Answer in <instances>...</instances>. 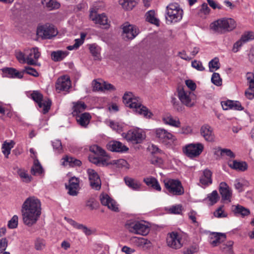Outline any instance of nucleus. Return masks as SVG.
<instances>
[{
    "label": "nucleus",
    "instance_id": "obj_56",
    "mask_svg": "<svg viewBox=\"0 0 254 254\" xmlns=\"http://www.w3.org/2000/svg\"><path fill=\"white\" fill-rule=\"evenodd\" d=\"M46 247V243L42 239H37L35 242V248L37 251H42Z\"/></svg>",
    "mask_w": 254,
    "mask_h": 254
},
{
    "label": "nucleus",
    "instance_id": "obj_10",
    "mask_svg": "<svg viewBox=\"0 0 254 254\" xmlns=\"http://www.w3.org/2000/svg\"><path fill=\"white\" fill-rule=\"evenodd\" d=\"M122 136L127 141L133 143H139L143 139V134L141 131L138 129L129 130L127 133H123Z\"/></svg>",
    "mask_w": 254,
    "mask_h": 254
},
{
    "label": "nucleus",
    "instance_id": "obj_36",
    "mask_svg": "<svg viewBox=\"0 0 254 254\" xmlns=\"http://www.w3.org/2000/svg\"><path fill=\"white\" fill-rule=\"evenodd\" d=\"M205 233L206 234L208 237H211V238H220V237H223L226 238V237H235L234 232H230L227 233H217V232H211L210 231H205Z\"/></svg>",
    "mask_w": 254,
    "mask_h": 254
},
{
    "label": "nucleus",
    "instance_id": "obj_40",
    "mask_svg": "<svg viewBox=\"0 0 254 254\" xmlns=\"http://www.w3.org/2000/svg\"><path fill=\"white\" fill-rule=\"evenodd\" d=\"M64 161L62 164L63 165H69L70 166H79L81 164V162L79 160L73 157L66 156L63 158Z\"/></svg>",
    "mask_w": 254,
    "mask_h": 254
},
{
    "label": "nucleus",
    "instance_id": "obj_13",
    "mask_svg": "<svg viewBox=\"0 0 254 254\" xmlns=\"http://www.w3.org/2000/svg\"><path fill=\"white\" fill-rule=\"evenodd\" d=\"M90 185L93 189L98 190L101 189V181L98 174L93 169L87 170Z\"/></svg>",
    "mask_w": 254,
    "mask_h": 254
},
{
    "label": "nucleus",
    "instance_id": "obj_61",
    "mask_svg": "<svg viewBox=\"0 0 254 254\" xmlns=\"http://www.w3.org/2000/svg\"><path fill=\"white\" fill-rule=\"evenodd\" d=\"M150 162L152 164L160 166L163 164V161L161 158L157 156H153L151 158Z\"/></svg>",
    "mask_w": 254,
    "mask_h": 254
},
{
    "label": "nucleus",
    "instance_id": "obj_4",
    "mask_svg": "<svg viewBox=\"0 0 254 254\" xmlns=\"http://www.w3.org/2000/svg\"><path fill=\"white\" fill-rule=\"evenodd\" d=\"M236 26V22L232 18H222L211 24L212 29L216 32L222 33L223 31H231Z\"/></svg>",
    "mask_w": 254,
    "mask_h": 254
},
{
    "label": "nucleus",
    "instance_id": "obj_45",
    "mask_svg": "<svg viewBox=\"0 0 254 254\" xmlns=\"http://www.w3.org/2000/svg\"><path fill=\"white\" fill-rule=\"evenodd\" d=\"M85 206L92 210L97 209L98 207V203L93 196H90L87 198L85 201Z\"/></svg>",
    "mask_w": 254,
    "mask_h": 254
},
{
    "label": "nucleus",
    "instance_id": "obj_15",
    "mask_svg": "<svg viewBox=\"0 0 254 254\" xmlns=\"http://www.w3.org/2000/svg\"><path fill=\"white\" fill-rule=\"evenodd\" d=\"M26 63L29 65L36 64V61L39 58L40 53L37 47L25 50Z\"/></svg>",
    "mask_w": 254,
    "mask_h": 254
},
{
    "label": "nucleus",
    "instance_id": "obj_35",
    "mask_svg": "<svg viewBox=\"0 0 254 254\" xmlns=\"http://www.w3.org/2000/svg\"><path fill=\"white\" fill-rule=\"evenodd\" d=\"M76 117V120L78 124L84 127L87 126L91 118V116L88 113H82Z\"/></svg>",
    "mask_w": 254,
    "mask_h": 254
},
{
    "label": "nucleus",
    "instance_id": "obj_17",
    "mask_svg": "<svg viewBox=\"0 0 254 254\" xmlns=\"http://www.w3.org/2000/svg\"><path fill=\"white\" fill-rule=\"evenodd\" d=\"M71 81L70 78L67 76H63L59 77L56 84L57 90L59 91H67L71 87Z\"/></svg>",
    "mask_w": 254,
    "mask_h": 254
},
{
    "label": "nucleus",
    "instance_id": "obj_48",
    "mask_svg": "<svg viewBox=\"0 0 254 254\" xmlns=\"http://www.w3.org/2000/svg\"><path fill=\"white\" fill-rule=\"evenodd\" d=\"M14 142L11 141L10 142H4L2 144L1 150L2 152L7 158L8 155L10 154L11 149L13 147Z\"/></svg>",
    "mask_w": 254,
    "mask_h": 254
},
{
    "label": "nucleus",
    "instance_id": "obj_20",
    "mask_svg": "<svg viewBox=\"0 0 254 254\" xmlns=\"http://www.w3.org/2000/svg\"><path fill=\"white\" fill-rule=\"evenodd\" d=\"M201 135L205 140L212 142L214 140V134L212 128L208 125H205L200 128Z\"/></svg>",
    "mask_w": 254,
    "mask_h": 254
},
{
    "label": "nucleus",
    "instance_id": "obj_18",
    "mask_svg": "<svg viewBox=\"0 0 254 254\" xmlns=\"http://www.w3.org/2000/svg\"><path fill=\"white\" fill-rule=\"evenodd\" d=\"M66 188L68 190V193L69 195H77L79 189V179L75 177H72L69 180L68 185H66Z\"/></svg>",
    "mask_w": 254,
    "mask_h": 254
},
{
    "label": "nucleus",
    "instance_id": "obj_42",
    "mask_svg": "<svg viewBox=\"0 0 254 254\" xmlns=\"http://www.w3.org/2000/svg\"><path fill=\"white\" fill-rule=\"evenodd\" d=\"M86 105L83 102L78 101L73 106V111L72 114L73 116H77L79 114L85 110Z\"/></svg>",
    "mask_w": 254,
    "mask_h": 254
},
{
    "label": "nucleus",
    "instance_id": "obj_50",
    "mask_svg": "<svg viewBox=\"0 0 254 254\" xmlns=\"http://www.w3.org/2000/svg\"><path fill=\"white\" fill-rule=\"evenodd\" d=\"M210 71L213 72L214 69L217 70L220 68L219 59L217 58L211 60L208 64Z\"/></svg>",
    "mask_w": 254,
    "mask_h": 254
},
{
    "label": "nucleus",
    "instance_id": "obj_31",
    "mask_svg": "<svg viewBox=\"0 0 254 254\" xmlns=\"http://www.w3.org/2000/svg\"><path fill=\"white\" fill-rule=\"evenodd\" d=\"M228 165L231 168L239 171L244 172L248 169V165L245 162L234 160L229 161Z\"/></svg>",
    "mask_w": 254,
    "mask_h": 254
},
{
    "label": "nucleus",
    "instance_id": "obj_28",
    "mask_svg": "<svg viewBox=\"0 0 254 254\" xmlns=\"http://www.w3.org/2000/svg\"><path fill=\"white\" fill-rule=\"evenodd\" d=\"M233 245L234 242L232 240H222L220 248L225 254H234Z\"/></svg>",
    "mask_w": 254,
    "mask_h": 254
},
{
    "label": "nucleus",
    "instance_id": "obj_59",
    "mask_svg": "<svg viewBox=\"0 0 254 254\" xmlns=\"http://www.w3.org/2000/svg\"><path fill=\"white\" fill-rule=\"evenodd\" d=\"M191 66L198 71H203L205 69L200 61L194 60L191 62Z\"/></svg>",
    "mask_w": 254,
    "mask_h": 254
},
{
    "label": "nucleus",
    "instance_id": "obj_24",
    "mask_svg": "<svg viewBox=\"0 0 254 254\" xmlns=\"http://www.w3.org/2000/svg\"><path fill=\"white\" fill-rule=\"evenodd\" d=\"M221 105L223 109L225 110L232 109L241 111L243 110L241 104L240 102L237 101L228 100L227 101L222 102Z\"/></svg>",
    "mask_w": 254,
    "mask_h": 254
},
{
    "label": "nucleus",
    "instance_id": "obj_58",
    "mask_svg": "<svg viewBox=\"0 0 254 254\" xmlns=\"http://www.w3.org/2000/svg\"><path fill=\"white\" fill-rule=\"evenodd\" d=\"M199 249L198 246L196 244H193L190 248L184 251V254H193L198 251Z\"/></svg>",
    "mask_w": 254,
    "mask_h": 254
},
{
    "label": "nucleus",
    "instance_id": "obj_11",
    "mask_svg": "<svg viewBox=\"0 0 254 254\" xmlns=\"http://www.w3.org/2000/svg\"><path fill=\"white\" fill-rule=\"evenodd\" d=\"M64 219L74 229L81 231L87 237L96 233V231L95 229L88 228L86 226L79 223L71 218L65 217Z\"/></svg>",
    "mask_w": 254,
    "mask_h": 254
},
{
    "label": "nucleus",
    "instance_id": "obj_16",
    "mask_svg": "<svg viewBox=\"0 0 254 254\" xmlns=\"http://www.w3.org/2000/svg\"><path fill=\"white\" fill-rule=\"evenodd\" d=\"M254 39V34L252 31L245 32L241 36V39L237 41L233 46V51L236 53L239 48L245 43Z\"/></svg>",
    "mask_w": 254,
    "mask_h": 254
},
{
    "label": "nucleus",
    "instance_id": "obj_57",
    "mask_svg": "<svg viewBox=\"0 0 254 254\" xmlns=\"http://www.w3.org/2000/svg\"><path fill=\"white\" fill-rule=\"evenodd\" d=\"M54 149L58 153H61L62 151V143L60 140H55L52 142Z\"/></svg>",
    "mask_w": 254,
    "mask_h": 254
},
{
    "label": "nucleus",
    "instance_id": "obj_33",
    "mask_svg": "<svg viewBox=\"0 0 254 254\" xmlns=\"http://www.w3.org/2000/svg\"><path fill=\"white\" fill-rule=\"evenodd\" d=\"M103 157L95 155H90L89 160L91 162L97 165L104 166L108 165L107 158H103Z\"/></svg>",
    "mask_w": 254,
    "mask_h": 254
},
{
    "label": "nucleus",
    "instance_id": "obj_60",
    "mask_svg": "<svg viewBox=\"0 0 254 254\" xmlns=\"http://www.w3.org/2000/svg\"><path fill=\"white\" fill-rule=\"evenodd\" d=\"M182 206L181 205H174L169 209L171 213L179 214L182 212Z\"/></svg>",
    "mask_w": 254,
    "mask_h": 254
},
{
    "label": "nucleus",
    "instance_id": "obj_21",
    "mask_svg": "<svg viewBox=\"0 0 254 254\" xmlns=\"http://www.w3.org/2000/svg\"><path fill=\"white\" fill-rule=\"evenodd\" d=\"M123 102L125 104L130 108H133L139 102L138 97H134L131 92H126L123 97Z\"/></svg>",
    "mask_w": 254,
    "mask_h": 254
},
{
    "label": "nucleus",
    "instance_id": "obj_55",
    "mask_svg": "<svg viewBox=\"0 0 254 254\" xmlns=\"http://www.w3.org/2000/svg\"><path fill=\"white\" fill-rule=\"evenodd\" d=\"M18 217L17 215H15L8 221L7 226L11 229L15 228L18 225Z\"/></svg>",
    "mask_w": 254,
    "mask_h": 254
},
{
    "label": "nucleus",
    "instance_id": "obj_1",
    "mask_svg": "<svg viewBox=\"0 0 254 254\" xmlns=\"http://www.w3.org/2000/svg\"><path fill=\"white\" fill-rule=\"evenodd\" d=\"M21 212L24 224L28 226L34 225L41 214L40 200L35 196H29L23 202Z\"/></svg>",
    "mask_w": 254,
    "mask_h": 254
},
{
    "label": "nucleus",
    "instance_id": "obj_53",
    "mask_svg": "<svg viewBox=\"0 0 254 254\" xmlns=\"http://www.w3.org/2000/svg\"><path fill=\"white\" fill-rule=\"evenodd\" d=\"M21 72L22 74L24 73H26L34 77H38L39 76V73L35 69L29 66H25L24 69Z\"/></svg>",
    "mask_w": 254,
    "mask_h": 254
},
{
    "label": "nucleus",
    "instance_id": "obj_6",
    "mask_svg": "<svg viewBox=\"0 0 254 254\" xmlns=\"http://www.w3.org/2000/svg\"><path fill=\"white\" fill-rule=\"evenodd\" d=\"M166 189L173 195H181L184 193L181 182L178 180L169 179L164 181Z\"/></svg>",
    "mask_w": 254,
    "mask_h": 254
},
{
    "label": "nucleus",
    "instance_id": "obj_43",
    "mask_svg": "<svg viewBox=\"0 0 254 254\" xmlns=\"http://www.w3.org/2000/svg\"><path fill=\"white\" fill-rule=\"evenodd\" d=\"M183 239H166L168 247L174 249H179L183 245Z\"/></svg>",
    "mask_w": 254,
    "mask_h": 254
},
{
    "label": "nucleus",
    "instance_id": "obj_26",
    "mask_svg": "<svg viewBox=\"0 0 254 254\" xmlns=\"http://www.w3.org/2000/svg\"><path fill=\"white\" fill-rule=\"evenodd\" d=\"M212 172L208 169H205L199 178L200 183L205 186H208L212 183Z\"/></svg>",
    "mask_w": 254,
    "mask_h": 254
},
{
    "label": "nucleus",
    "instance_id": "obj_9",
    "mask_svg": "<svg viewBox=\"0 0 254 254\" xmlns=\"http://www.w3.org/2000/svg\"><path fill=\"white\" fill-rule=\"evenodd\" d=\"M155 134L159 141L165 144L173 143L176 139L175 136L163 128H157Z\"/></svg>",
    "mask_w": 254,
    "mask_h": 254
},
{
    "label": "nucleus",
    "instance_id": "obj_23",
    "mask_svg": "<svg viewBox=\"0 0 254 254\" xmlns=\"http://www.w3.org/2000/svg\"><path fill=\"white\" fill-rule=\"evenodd\" d=\"M90 18L96 24L106 25L108 23V18L104 13L97 14L95 12L91 11L90 14Z\"/></svg>",
    "mask_w": 254,
    "mask_h": 254
},
{
    "label": "nucleus",
    "instance_id": "obj_52",
    "mask_svg": "<svg viewBox=\"0 0 254 254\" xmlns=\"http://www.w3.org/2000/svg\"><path fill=\"white\" fill-rule=\"evenodd\" d=\"M234 211L236 213L240 214L243 216L248 215L250 213L249 209L239 205L236 206Z\"/></svg>",
    "mask_w": 254,
    "mask_h": 254
},
{
    "label": "nucleus",
    "instance_id": "obj_3",
    "mask_svg": "<svg viewBox=\"0 0 254 254\" xmlns=\"http://www.w3.org/2000/svg\"><path fill=\"white\" fill-rule=\"evenodd\" d=\"M183 15V10L177 3H170L166 7L165 18L168 23H175L180 21Z\"/></svg>",
    "mask_w": 254,
    "mask_h": 254
},
{
    "label": "nucleus",
    "instance_id": "obj_34",
    "mask_svg": "<svg viewBox=\"0 0 254 254\" xmlns=\"http://www.w3.org/2000/svg\"><path fill=\"white\" fill-rule=\"evenodd\" d=\"M163 121L165 124L172 127H179L181 126V123L177 118H174L171 115H167L163 117Z\"/></svg>",
    "mask_w": 254,
    "mask_h": 254
},
{
    "label": "nucleus",
    "instance_id": "obj_39",
    "mask_svg": "<svg viewBox=\"0 0 254 254\" xmlns=\"http://www.w3.org/2000/svg\"><path fill=\"white\" fill-rule=\"evenodd\" d=\"M16 172L22 182L29 183L31 181V176L28 174L27 171L25 170L18 168Z\"/></svg>",
    "mask_w": 254,
    "mask_h": 254
},
{
    "label": "nucleus",
    "instance_id": "obj_44",
    "mask_svg": "<svg viewBox=\"0 0 254 254\" xmlns=\"http://www.w3.org/2000/svg\"><path fill=\"white\" fill-rule=\"evenodd\" d=\"M31 173L33 175H41L43 172V169L37 159H35L34 164L31 168Z\"/></svg>",
    "mask_w": 254,
    "mask_h": 254
},
{
    "label": "nucleus",
    "instance_id": "obj_49",
    "mask_svg": "<svg viewBox=\"0 0 254 254\" xmlns=\"http://www.w3.org/2000/svg\"><path fill=\"white\" fill-rule=\"evenodd\" d=\"M146 20L155 25L159 24V20L155 17V12L153 10L148 11L146 14Z\"/></svg>",
    "mask_w": 254,
    "mask_h": 254
},
{
    "label": "nucleus",
    "instance_id": "obj_7",
    "mask_svg": "<svg viewBox=\"0 0 254 254\" xmlns=\"http://www.w3.org/2000/svg\"><path fill=\"white\" fill-rule=\"evenodd\" d=\"M203 148V145L201 143H190L183 147V151L188 157L193 158L198 156Z\"/></svg>",
    "mask_w": 254,
    "mask_h": 254
},
{
    "label": "nucleus",
    "instance_id": "obj_46",
    "mask_svg": "<svg viewBox=\"0 0 254 254\" xmlns=\"http://www.w3.org/2000/svg\"><path fill=\"white\" fill-rule=\"evenodd\" d=\"M89 150L94 154L93 155L107 157L105 151L97 145H93L91 146Z\"/></svg>",
    "mask_w": 254,
    "mask_h": 254
},
{
    "label": "nucleus",
    "instance_id": "obj_32",
    "mask_svg": "<svg viewBox=\"0 0 254 254\" xmlns=\"http://www.w3.org/2000/svg\"><path fill=\"white\" fill-rule=\"evenodd\" d=\"M143 182L147 186L151 187L153 189L159 191H161V186L155 178L152 177L145 178Z\"/></svg>",
    "mask_w": 254,
    "mask_h": 254
},
{
    "label": "nucleus",
    "instance_id": "obj_19",
    "mask_svg": "<svg viewBox=\"0 0 254 254\" xmlns=\"http://www.w3.org/2000/svg\"><path fill=\"white\" fill-rule=\"evenodd\" d=\"M191 93L189 91H185L184 88L178 90V97L181 102L188 107H192L193 103L192 102L190 95Z\"/></svg>",
    "mask_w": 254,
    "mask_h": 254
},
{
    "label": "nucleus",
    "instance_id": "obj_64",
    "mask_svg": "<svg viewBox=\"0 0 254 254\" xmlns=\"http://www.w3.org/2000/svg\"><path fill=\"white\" fill-rule=\"evenodd\" d=\"M8 242L6 239H0V253L5 251L7 247Z\"/></svg>",
    "mask_w": 254,
    "mask_h": 254
},
{
    "label": "nucleus",
    "instance_id": "obj_47",
    "mask_svg": "<svg viewBox=\"0 0 254 254\" xmlns=\"http://www.w3.org/2000/svg\"><path fill=\"white\" fill-rule=\"evenodd\" d=\"M120 3L124 9L131 10L135 6L136 1L135 0H120Z\"/></svg>",
    "mask_w": 254,
    "mask_h": 254
},
{
    "label": "nucleus",
    "instance_id": "obj_41",
    "mask_svg": "<svg viewBox=\"0 0 254 254\" xmlns=\"http://www.w3.org/2000/svg\"><path fill=\"white\" fill-rule=\"evenodd\" d=\"M42 3L43 6L49 10L57 9L60 7V3L55 0H42Z\"/></svg>",
    "mask_w": 254,
    "mask_h": 254
},
{
    "label": "nucleus",
    "instance_id": "obj_37",
    "mask_svg": "<svg viewBox=\"0 0 254 254\" xmlns=\"http://www.w3.org/2000/svg\"><path fill=\"white\" fill-rule=\"evenodd\" d=\"M68 54L67 51L59 50L53 52L51 53V58L55 62H59L63 60Z\"/></svg>",
    "mask_w": 254,
    "mask_h": 254
},
{
    "label": "nucleus",
    "instance_id": "obj_51",
    "mask_svg": "<svg viewBox=\"0 0 254 254\" xmlns=\"http://www.w3.org/2000/svg\"><path fill=\"white\" fill-rule=\"evenodd\" d=\"M219 196L216 190H213L211 193L207 195V198L210 201V204L212 205L216 203L219 199Z\"/></svg>",
    "mask_w": 254,
    "mask_h": 254
},
{
    "label": "nucleus",
    "instance_id": "obj_29",
    "mask_svg": "<svg viewBox=\"0 0 254 254\" xmlns=\"http://www.w3.org/2000/svg\"><path fill=\"white\" fill-rule=\"evenodd\" d=\"M124 181L126 185L130 189L136 191L140 189L141 183L137 180L128 177H125Z\"/></svg>",
    "mask_w": 254,
    "mask_h": 254
},
{
    "label": "nucleus",
    "instance_id": "obj_8",
    "mask_svg": "<svg viewBox=\"0 0 254 254\" xmlns=\"http://www.w3.org/2000/svg\"><path fill=\"white\" fill-rule=\"evenodd\" d=\"M37 32L39 36L44 39H51L58 34V31L54 26L49 24L38 27Z\"/></svg>",
    "mask_w": 254,
    "mask_h": 254
},
{
    "label": "nucleus",
    "instance_id": "obj_5",
    "mask_svg": "<svg viewBox=\"0 0 254 254\" xmlns=\"http://www.w3.org/2000/svg\"><path fill=\"white\" fill-rule=\"evenodd\" d=\"M31 98L37 103L39 108H42L44 114L48 113L50 109L52 102L49 99H43V95L38 91H34L31 94Z\"/></svg>",
    "mask_w": 254,
    "mask_h": 254
},
{
    "label": "nucleus",
    "instance_id": "obj_25",
    "mask_svg": "<svg viewBox=\"0 0 254 254\" xmlns=\"http://www.w3.org/2000/svg\"><path fill=\"white\" fill-rule=\"evenodd\" d=\"M137 104L133 109L138 114L143 116L147 119H149L153 116L152 113L147 107L142 105L140 101H139Z\"/></svg>",
    "mask_w": 254,
    "mask_h": 254
},
{
    "label": "nucleus",
    "instance_id": "obj_38",
    "mask_svg": "<svg viewBox=\"0 0 254 254\" xmlns=\"http://www.w3.org/2000/svg\"><path fill=\"white\" fill-rule=\"evenodd\" d=\"M134 245L140 249H146L151 247V244L148 239H133Z\"/></svg>",
    "mask_w": 254,
    "mask_h": 254
},
{
    "label": "nucleus",
    "instance_id": "obj_2",
    "mask_svg": "<svg viewBox=\"0 0 254 254\" xmlns=\"http://www.w3.org/2000/svg\"><path fill=\"white\" fill-rule=\"evenodd\" d=\"M126 227L131 233L145 236L150 232L151 225L144 221L129 220L126 222Z\"/></svg>",
    "mask_w": 254,
    "mask_h": 254
},
{
    "label": "nucleus",
    "instance_id": "obj_63",
    "mask_svg": "<svg viewBox=\"0 0 254 254\" xmlns=\"http://www.w3.org/2000/svg\"><path fill=\"white\" fill-rule=\"evenodd\" d=\"M111 164L116 165L118 167L121 168L125 166L127 161L124 159H119L113 160Z\"/></svg>",
    "mask_w": 254,
    "mask_h": 254
},
{
    "label": "nucleus",
    "instance_id": "obj_30",
    "mask_svg": "<svg viewBox=\"0 0 254 254\" xmlns=\"http://www.w3.org/2000/svg\"><path fill=\"white\" fill-rule=\"evenodd\" d=\"M4 76L9 78L21 79L23 77L22 72H19L13 68H5L2 69Z\"/></svg>",
    "mask_w": 254,
    "mask_h": 254
},
{
    "label": "nucleus",
    "instance_id": "obj_14",
    "mask_svg": "<svg viewBox=\"0 0 254 254\" xmlns=\"http://www.w3.org/2000/svg\"><path fill=\"white\" fill-rule=\"evenodd\" d=\"M100 200L103 205L107 206L112 211H119L118 205L117 202L107 194L102 193L100 196Z\"/></svg>",
    "mask_w": 254,
    "mask_h": 254
},
{
    "label": "nucleus",
    "instance_id": "obj_62",
    "mask_svg": "<svg viewBox=\"0 0 254 254\" xmlns=\"http://www.w3.org/2000/svg\"><path fill=\"white\" fill-rule=\"evenodd\" d=\"M93 89L94 91H103V83L94 80L93 81Z\"/></svg>",
    "mask_w": 254,
    "mask_h": 254
},
{
    "label": "nucleus",
    "instance_id": "obj_12",
    "mask_svg": "<svg viewBox=\"0 0 254 254\" xmlns=\"http://www.w3.org/2000/svg\"><path fill=\"white\" fill-rule=\"evenodd\" d=\"M139 33L138 28L133 25L125 23L123 26L122 36L124 39L132 40Z\"/></svg>",
    "mask_w": 254,
    "mask_h": 254
},
{
    "label": "nucleus",
    "instance_id": "obj_27",
    "mask_svg": "<svg viewBox=\"0 0 254 254\" xmlns=\"http://www.w3.org/2000/svg\"><path fill=\"white\" fill-rule=\"evenodd\" d=\"M108 148L112 151L119 152L126 151L128 149V148L123 145L122 143L117 141H111L108 144Z\"/></svg>",
    "mask_w": 254,
    "mask_h": 254
},
{
    "label": "nucleus",
    "instance_id": "obj_22",
    "mask_svg": "<svg viewBox=\"0 0 254 254\" xmlns=\"http://www.w3.org/2000/svg\"><path fill=\"white\" fill-rule=\"evenodd\" d=\"M219 192L222 196L223 200L231 201L232 191L225 182H221L219 185Z\"/></svg>",
    "mask_w": 254,
    "mask_h": 254
},
{
    "label": "nucleus",
    "instance_id": "obj_54",
    "mask_svg": "<svg viewBox=\"0 0 254 254\" xmlns=\"http://www.w3.org/2000/svg\"><path fill=\"white\" fill-rule=\"evenodd\" d=\"M212 82L216 86H220L222 85V79L218 73L214 72L211 77Z\"/></svg>",
    "mask_w": 254,
    "mask_h": 254
}]
</instances>
